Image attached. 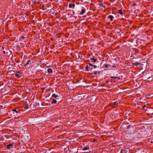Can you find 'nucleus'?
Returning a JSON list of instances; mask_svg holds the SVG:
<instances>
[{
	"label": "nucleus",
	"mask_w": 153,
	"mask_h": 153,
	"mask_svg": "<svg viewBox=\"0 0 153 153\" xmlns=\"http://www.w3.org/2000/svg\"><path fill=\"white\" fill-rule=\"evenodd\" d=\"M81 12L79 14L80 15H82L84 13H85L86 12V9L85 8H84L83 7H82Z\"/></svg>",
	"instance_id": "obj_1"
},
{
	"label": "nucleus",
	"mask_w": 153,
	"mask_h": 153,
	"mask_svg": "<svg viewBox=\"0 0 153 153\" xmlns=\"http://www.w3.org/2000/svg\"><path fill=\"white\" fill-rule=\"evenodd\" d=\"M75 7V5L74 4H70L69 5V8H74Z\"/></svg>",
	"instance_id": "obj_2"
},
{
	"label": "nucleus",
	"mask_w": 153,
	"mask_h": 153,
	"mask_svg": "<svg viewBox=\"0 0 153 153\" xmlns=\"http://www.w3.org/2000/svg\"><path fill=\"white\" fill-rule=\"evenodd\" d=\"M13 144H8V145H7V149H10L11 148L13 147Z\"/></svg>",
	"instance_id": "obj_3"
},
{
	"label": "nucleus",
	"mask_w": 153,
	"mask_h": 153,
	"mask_svg": "<svg viewBox=\"0 0 153 153\" xmlns=\"http://www.w3.org/2000/svg\"><path fill=\"white\" fill-rule=\"evenodd\" d=\"M108 18L110 19H111V21H113V16L111 15H110L108 16Z\"/></svg>",
	"instance_id": "obj_4"
},
{
	"label": "nucleus",
	"mask_w": 153,
	"mask_h": 153,
	"mask_svg": "<svg viewBox=\"0 0 153 153\" xmlns=\"http://www.w3.org/2000/svg\"><path fill=\"white\" fill-rule=\"evenodd\" d=\"M117 11H118V13L119 14L121 15H123V13L122 12V9H120V10H118Z\"/></svg>",
	"instance_id": "obj_5"
},
{
	"label": "nucleus",
	"mask_w": 153,
	"mask_h": 153,
	"mask_svg": "<svg viewBox=\"0 0 153 153\" xmlns=\"http://www.w3.org/2000/svg\"><path fill=\"white\" fill-rule=\"evenodd\" d=\"M89 149V147L88 146L86 147H85L82 149V150L83 151H85Z\"/></svg>",
	"instance_id": "obj_6"
},
{
	"label": "nucleus",
	"mask_w": 153,
	"mask_h": 153,
	"mask_svg": "<svg viewBox=\"0 0 153 153\" xmlns=\"http://www.w3.org/2000/svg\"><path fill=\"white\" fill-rule=\"evenodd\" d=\"M127 152V151L125 149H122L121 151L120 152L121 153H126Z\"/></svg>",
	"instance_id": "obj_7"
},
{
	"label": "nucleus",
	"mask_w": 153,
	"mask_h": 153,
	"mask_svg": "<svg viewBox=\"0 0 153 153\" xmlns=\"http://www.w3.org/2000/svg\"><path fill=\"white\" fill-rule=\"evenodd\" d=\"M30 62V60H28L27 62V63L25 64L24 65V66L25 67H26L27 65H28L29 63Z\"/></svg>",
	"instance_id": "obj_8"
},
{
	"label": "nucleus",
	"mask_w": 153,
	"mask_h": 153,
	"mask_svg": "<svg viewBox=\"0 0 153 153\" xmlns=\"http://www.w3.org/2000/svg\"><path fill=\"white\" fill-rule=\"evenodd\" d=\"M103 66L105 68H108L109 67H110V66L108 65V64H104L103 65Z\"/></svg>",
	"instance_id": "obj_9"
},
{
	"label": "nucleus",
	"mask_w": 153,
	"mask_h": 153,
	"mask_svg": "<svg viewBox=\"0 0 153 153\" xmlns=\"http://www.w3.org/2000/svg\"><path fill=\"white\" fill-rule=\"evenodd\" d=\"M47 71L49 73H51L52 72V70L50 68H49L47 69Z\"/></svg>",
	"instance_id": "obj_10"
},
{
	"label": "nucleus",
	"mask_w": 153,
	"mask_h": 153,
	"mask_svg": "<svg viewBox=\"0 0 153 153\" xmlns=\"http://www.w3.org/2000/svg\"><path fill=\"white\" fill-rule=\"evenodd\" d=\"M52 97H54L55 98H57V97H59V96L57 95L53 94H52Z\"/></svg>",
	"instance_id": "obj_11"
},
{
	"label": "nucleus",
	"mask_w": 153,
	"mask_h": 153,
	"mask_svg": "<svg viewBox=\"0 0 153 153\" xmlns=\"http://www.w3.org/2000/svg\"><path fill=\"white\" fill-rule=\"evenodd\" d=\"M111 79H117L118 80H120V77H113V76H111Z\"/></svg>",
	"instance_id": "obj_12"
},
{
	"label": "nucleus",
	"mask_w": 153,
	"mask_h": 153,
	"mask_svg": "<svg viewBox=\"0 0 153 153\" xmlns=\"http://www.w3.org/2000/svg\"><path fill=\"white\" fill-rule=\"evenodd\" d=\"M99 5L101 7H103L104 8L105 7V6L102 3L100 4Z\"/></svg>",
	"instance_id": "obj_13"
},
{
	"label": "nucleus",
	"mask_w": 153,
	"mask_h": 153,
	"mask_svg": "<svg viewBox=\"0 0 153 153\" xmlns=\"http://www.w3.org/2000/svg\"><path fill=\"white\" fill-rule=\"evenodd\" d=\"M91 60H93V62H97V59H95L94 58H91Z\"/></svg>",
	"instance_id": "obj_14"
},
{
	"label": "nucleus",
	"mask_w": 153,
	"mask_h": 153,
	"mask_svg": "<svg viewBox=\"0 0 153 153\" xmlns=\"http://www.w3.org/2000/svg\"><path fill=\"white\" fill-rule=\"evenodd\" d=\"M57 102V101L56 100H53L51 102V103L52 104L53 103H56Z\"/></svg>",
	"instance_id": "obj_15"
},
{
	"label": "nucleus",
	"mask_w": 153,
	"mask_h": 153,
	"mask_svg": "<svg viewBox=\"0 0 153 153\" xmlns=\"http://www.w3.org/2000/svg\"><path fill=\"white\" fill-rule=\"evenodd\" d=\"M139 64L138 62H136L135 63H132V64L133 65H136V66H137Z\"/></svg>",
	"instance_id": "obj_16"
},
{
	"label": "nucleus",
	"mask_w": 153,
	"mask_h": 153,
	"mask_svg": "<svg viewBox=\"0 0 153 153\" xmlns=\"http://www.w3.org/2000/svg\"><path fill=\"white\" fill-rule=\"evenodd\" d=\"M39 3V2L38 1H33V4L34 5H36L37 4Z\"/></svg>",
	"instance_id": "obj_17"
},
{
	"label": "nucleus",
	"mask_w": 153,
	"mask_h": 153,
	"mask_svg": "<svg viewBox=\"0 0 153 153\" xmlns=\"http://www.w3.org/2000/svg\"><path fill=\"white\" fill-rule=\"evenodd\" d=\"M15 76L18 78H20L21 77V76H20L17 74H15Z\"/></svg>",
	"instance_id": "obj_18"
},
{
	"label": "nucleus",
	"mask_w": 153,
	"mask_h": 153,
	"mask_svg": "<svg viewBox=\"0 0 153 153\" xmlns=\"http://www.w3.org/2000/svg\"><path fill=\"white\" fill-rule=\"evenodd\" d=\"M12 111L15 112L16 113H18L19 112V111H17L16 109H13L12 110Z\"/></svg>",
	"instance_id": "obj_19"
},
{
	"label": "nucleus",
	"mask_w": 153,
	"mask_h": 153,
	"mask_svg": "<svg viewBox=\"0 0 153 153\" xmlns=\"http://www.w3.org/2000/svg\"><path fill=\"white\" fill-rule=\"evenodd\" d=\"M118 104V103L117 102H114L113 103V105L114 106L117 105Z\"/></svg>",
	"instance_id": "obj_20"
},
{
	"label": "nucleus",
	"mask_w": 153,
	"mask_h": 153,
	"mask_svg": "<svg viewBox=\"0 0 153 153\" xmlns=\"http://www.w3.org/2000/svg\"><path fill=\"white\" fill-rule=\"evenodd\" d=\"M89 68V66L88 65H87L86 67V70L85 71L87 70V71H88V68Z\"/></svg>",
	"instance_id": "obj_21"
},
{
	"label": "nucleus",
	"mask_w": 153,
	"mask_h": 153,
	"mask_svg": "<svg viewBox=\"0 0 153 153\" xmlns=\"http://www.w3.org/2000/svg\"><path fill=\"white\" fill-rule=\"evenodd\" d=\"M25 38V37H24L23 36H21L20 39H24V38Z\"/></svg>",
	"instance_id": "obj_22"
},
{
	"label": "nucleus",
	"mask_w": 153,
	"mask_h": 153,
	"mask_svg": "<svg viewBox=\"0 0 153 153\" xmlns=\"http://www.w3.org/2000/svg\"><path fill=\"white\" fill-rule=\"evenodd\" d=\"M137 5V4L136 3H134L133 4L132 6H136Z\"/></svg>",
	"instance_id": "obj_23"
},
{
	"label": "nucleus",
	"mask_w": 153,
	"mask_h": 153,
	"mask_svg": "<svg viewBox=\"0 0 153 153\" xmlns=\"http://www.w3.org/2000/svg\"><path fill=\"white\" fill-rule=\"evenodd\" d=\"M94 73L95 74H97V71H94Z\"/></svg>",
	"instance_id": "obj_24"
},
{
	"label": "nucleus",
	"mask_w": 153,
	"mask_h": 153,
	"mask_svg": "<svg viewBox=\"0 0 153 153\" xmlns=\"http://www.w3.org/2000/svg\"><path fill=\"white\" fill-rule=\"evenodd\" d=\"M16 47L18 49H20V46L19 45H17Z\"/></svg>",
	"instance_id": "obj_25"
},
{
	"label": "nucleus",
	"mask_w": 153,
	"mask_h": 153,
	"mask_svg": "<svg viewBox=\"0 0 153 153\" xmlns=\"http://www.w3.org/2000/svg\"><path fill=\"white\" fill-rule=\"evenodd\" d=\"M112 67L113 68H116V65H113L112 66Z\"/></svg>",
	"instance_id": "obj_26"
},
{
	"label": "nucleus",
	"mask_w": 153,
	"mask_h": 153,
	"mask_svg": "<svg viewBox=\"0 0 153 153\" xmlns=\"http://www.w3.org/2000/svg\"><path fill=\"white\" fill-rule=\"evenodd\" d=\"M146 107V105H144L143 107V109H144V108H145V107Z\"/></svg>",
	"instance_id": "obj_27"
},
{
	"label": "nucleus",
	"mask_w": 153,
	"mask_h": 153,
	"mask_svg": "<svg viewBox=\"0 0 153 153\" xmlns=\"http://www.w3.org/2000/svg\"><path fill=\"white\" fill-rule=\"evenodd\" d=\"M93 66L94 68H96L97 67V66L96 65H93Z\"/></svg>",
	"instance_id": "obj_28"
},
{
	"label": "nucleus",
	"mask_w": 153,
	"mask_h": 153,
	"mask_svg": "<svg viewBox=\"0 0 153 153\" xmlns=\"http://www.w3.org/2000/svg\"><path fill=\"white\" fill-rule=\"evenodd\" d=\"M41 89L42 90H43L45 89V87L42 88Z\"/></svg>",
	"instance_id": "obj_29"
},
{
	"label": "nucleus",
	"mask_w": 153,
	"mask_h": 153,
	"mask_svg": "<svg viewBox=\"0 0 153 153\" xmlns=\"http://www.w3.org/2000/svg\"><path fill=\"white\" fill-rule=\"evenodd\" d=\"M89 65H90V66H93V65H92V64H91V63H90L89 64Z\"/></svg>",
	"instance_id": "obj_30"
},
{
	"label": "nucleus",
	"mask_w": 153,
	"mask_h": 153,
	"mask_svg": "<svg viewBox=\"0 0 153 153\" xmlns=\"http://www.w3.org/2000/svg\"><path fill=\"white\" fill-rule=\"evenodd\" d=\"M130 126H129V125L128 126H127V129H128V128H129Z\"/></svg>",
	"instance_id": "obj_31"
},
{
	"label": "nucleus",
	"mask_w": 153,
	"mask_h": 153,
	"mask_svg": "<svg viewBox=\"0 0 153 153\" xmlns=\"http://www.w3.org/2000/svg\"><path fill=\"white\" fill-rule=\"evenodd\" d=\"M3 53H4V54H5V52L4 51H3Z\"/></svg>",
	"instance_id": "obj_32"
},
{
	"label": "nucleus",
	"mask_w": 153,
	"mask_h": 153,
	"mask_svg": "<svg viewBox=\"0 0 153 153\" xmlns=\"http://www.w3.org/2000/svg\"><path fill=\"white\" fill-rule=\"evenodd\" d=\"M17 73H18V74H21V73L19 71L17 72Z\"/></svg>",
	"instance_id": "obj_33"
},
{
	"label": "nucleus",
	"mask_w": 153,
	"mask_h": 153,
	"mask_svg": "<svg viewBox=\"0 0 153 153\" xmlns=\"http://www.w3.org/2000/svg\"><path fill=\"white\" fill-rule=\"evenodd\" d=\"M151 143H153V141H151Z\"/></svg>",
	"instance_id": "obj_34"
},
{
	"label": "nucleus",
	"mask_w": 153,
	"mask_h": 153,
	"mask_svg": "<svg viewBox=\"0 0 153 153\" xmlns=\"http://www.w3.org/2000/svg\"><path fill=\"white\" fill-rule=\"evenodd\" d=\"M100 73V72L99 71V72H98V74H99Z\"/></svg>",
	"instance_id": "obj_35"
},
{
	"label": "nucleus",
	"mask_w": 153,
	"mask_h": 153,
	"mask_svg": "<svg viewBox=\"0 0 153 153\" xmlns=\"http://www.w3.org/2000/svg\"><path fill=\"white\" fill-rule=\"evenodd\" d=\"M75 2V0H73V2Z\"/></svg>",
	"instance_id": "obj_36"
},
{
	"label": "nucleus",
	"mask_w": 153,
	"mask_h": 153,
	"mask_svg": "<svg viewBox=\"0 0 153 153\" xmlns=\"http://www.w3.org/2000/svg\"><path fill=\"white\" fill-rule=\"evenodd\" d=\"M25 108H28L27 107H25Z\"/></svg>",
	"instance_id": "obj_37"
},
{
	"label": "nucleus",
	"mask_w": 153,
	"mask_h": 153,
	"mask_svg": "<svg viewBox=\"0 0 153 153\" xmlns=\"http://www.w3.org/2000/svg\"><path fill=\"white\" fill-rule=\"evenodd\" d=\"M43 10H44V9L43 8H42Z\"/></svg>",
	"instance_id": "obj_38"
},
{
	"label": "nucleus",
	"mask_w": 153,
	"mask_h": 153,
	"mask_svg": "<svg viewBox=\"0 0 153 153\" xmlns=\"http://www.w3.org/2000/svg\"><path fill=\"white\" fill-rule=\"evenodd\" d=\"M1 86V84H0V86Z\"/></svg>",
	"instance_id": "obj_39"
}]
</instances>
